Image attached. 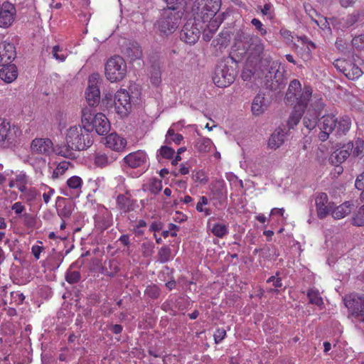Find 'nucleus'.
Instances as JSON below:
<instances>
[{"label":"nucleus","instance_id":"obj_1","mask_svg":"<svg viewBox=\"0 0 364 364\" xmlns=\"http://www.w3.org/2000/svg\"><path fill=\"white\" fill-rule=\"evenodd\" d=\"M351 126L350 118L348 116L336 117L334 114H326L319 120L318 127L321 132L318 138L321 141H326L331 133L336 132L337 135H345Z\"/></svg>","mask_w":364,"mask_h":364},{"label":"nucleus","instance_id":"obj_2","mask_svg":"<svg viewBox=\"0 0 364 364\" xmlns=\"http://www.w3.org/2000/svg\"><path fill=\"white\" fill-rule=\"evenodd\" d=\"M242 45L245 50L244 53L247 56L246 63L247 66L253 65L264 66L263 60H272V58L264 53V43L257 36H244Z\"/></svg>","mask_w":364,"mask_h":364},{"label":"nucleus","instance_id":"obj_3","mask_svg":"<svg viewBox=\"0 0 364 364\" xmlns=\"http://www.w3.org/2000/svg\"><path fill=\"white\" fill-rule=\"evenodd\" d=\"M65 140L74 147L75 151H82L88 149L93 144L92 134L82 124L75 125L68 128L65 131Z\"/></svg>","mask_w":364,"mask_h":364},{"label":"nucleus","instance_id":"obj_4","mask_svg":"<svg viewBox=\"0 0 364 364\" xmlns=\"http://www.w3.org/2000/svg\"><path fill=\"white\" fill-rule=\"evenodd\" d=\"M264 66L262 68L264 82L267 89L277 91L285 86L284 74L280 71V66L277 62L264 60L262 61Z\"/></svg>","mask_w":364,"mask_h":364},{"label":"nucleus","instance_id":"obj_5","mask_svg":"<svg viewBox=\"0 0 364 364\" xmlns=\"http://www.w3.org/2000/svg\"><path fill=\"white\" fill-rule=\"evenodd\" d=\"M82 124L90 133L95 130L99 135H106L110 130V123L104 114H95L87 108L82 110Z\"/></svg>","mask_w":364,"mask_h":364},{"label":"nucleus","instance_id":"obj_6","mask_svg":"<svg viewBox=\"0 0 364 364\" xmlns=\"http://www.w3.org/2000/svg\"><path fill=\"white\" fill-rule=\"evenodd\" d=\"M176 9L175 4H167V8L163 10L161 18L157 21V28L164 35H169L178 28L181 15L176 11Z\"/></svg>","mask_w":364,"mask_h":364},{"label":"nucleus","instance_id":"obj_7","mask_svg":"<svg viewBox=\"0 0 364 364\" xmlns=\"http://www.w3.org/2000/svg\"><path fill=\"white\" fill-rule=\"evenodd\" d=\"M221 0H196L193 11L196 17L206 22L213 18L221 7Z\"/></svg>","mask_w":364,"mask_h":364},{"label":"nucleus","instance_id":"obj_8","mask_svg":"<svg viewBox=\"0 0 364 364\" xmlns=\"http://www.w3.org/2000/svg\"><path fill=\"white\" fill-rule=\"evenodd\" d=\"M105 76L112 82L124 79L127 74V64L124 60L115 55L110 58L105 64Z\"/></svg>","mask_w":364,"mask_h":364},{"label":"nucleus","instance_id":"obj_9","mask_svg":"<svg viewBox=\"0 0 364 364\" xmlns=\"http://www.w3.org/2000/svg\"><path fill=\"white\" fill-rule=\"evenodd\" d=\"M324 107V102L321 95L314 93L312 101L309 102L306 114L304 118V124L309 130L314 129L317 124V119Z\"/></svg>","mask_w":364,"mask_h":364},{"label":"nucleus","instance_id":"obj_10","mask_svg":"<svg viewBox=\"0 0 364 364\" xmlns=\"http://www.w3.org/2000/svg\"><path fill=\"white\" fill-rule=\"evenodd\" d=\"M359 56L357 54L353 53L348 60H336L334 65L348 79L355 80L363 75L362 70L357 64Z\"/></svg>","mask_w":364,"mask_h":364},{"label":"nucleus","instance_id":"obj_11","mask_svg":"<svg viewBox=\"0 0 364 364\" xmlns=\"http://www.w3.org/2000/svg\"><path fill=\"white\" fill-rule=\"evenodd\" d=\"M236 76L235 70L223 62L218 63L213 76V82L219 87H226L232 84Z\"/></svg>","mask_w":364,"mask_h":364},{"label":"nucleus","instance_id":"obj_12","mask_svg":"<svg viewBox=\"0 0 364 364\" xmlns=\"http://www.w3.org/2000/svg\"><path fill=\"white\" fill-rule=\"evenodd\" d=\"M311 95V91L309 88H306L303 95L299 98V101L295 104L294 109L291 113L287 121V125L289 129L294 128L298 124L306 109L308 107V100Z\"/></svg>","mask_w":364,"mask_h":364},{"label":"nucleus","instance_id":"obj_13","mask_svg":"<svg viewBox=\"0 0 364 364\" xmlns=\"http://www.w3.org/2000/svg\"><path fill=\"white\" fill-rule=\"evenodd\" d=\"M306 88H309L311 91V95L309 98L308 103L312 101L314 97L313 89L309 85H305L303 88L301 84L298 80H293L290 82L288 90L286 93L285 100L287 103H297L299 98L303 95Z\"/></svg>","mask_w":364,"mask_h":364},{"label":"nucleus","instance_id":"obj_14","mask_svg":"<svg viewBox=\"0 0 364 364\" xmlns=\"http://www.w3.org/2000/svg\"><path fill=\"white\" fill-rule=\"evenodd\" d=\"M113 105L118 114L127 116L132 107L129 92L124 89L118 90L114 95Z\"/></svg>","mask_w":364,"mask_h":364},{"label":"nucleus","instance_id":"obj_15","mask_svg":"<svg viewBox=\"0 0 364 364\" xmlns=\"http://www.w3.org/2000/svg\"><path fill=\"white\" fill-rule=\"evenodd\" d=\"M99 75L92 74L88 79V87L85 91V98L89 105L95 106L98 105L100 100V92L97 86Z\"/></svg>","mask_w":364,"mask_h":364},{"label":"nucleus","instance_id":"obj_16","mask_svg":"<svg viewBox=\"0 0 364 364\" xmlns=\"http://www.w3.org/2000/svg\"><path fill=\"white\" fill-rule=\"evenodd\" d=\"M54 150L53 141L48 138H36L31 143L32 154L49 156Z\"/></svg>","mask_w":364,"mask_h":364},{"label":"nucleus","instance_id":"obj_17","mask_svg":"<svg viewBox=\"0 0 364 364\" xmlns=\"http://www.w3.org/2000/svg\"><path fill=\"white\" fill-rule=\"evenodd\" d=\"M200 29L197 25L188 22L185 24L180 33V38L187 44H195L199 39Z\"/></svg>","mask_w":364,"mask_h":364},{"label":"nucleus","instance_id":"obj_18","mask_svg":"<svg viewBox=\"0 0 364 364\" xmlns=\"http://www.w3.org/2000/svg\"><path fill=\"white\" fill-rule=\"evenodd\" d=\"M16 14L14 5L9 1H4L3 11L0 16V27L4 28L10 27L15 20Z\"/></svg>","mask_w":364,"mask_h":364},{"label":"nucleus","instance_id":"obj_19","mask_svg":"<svg viewBox=\"0 0 364 364\" xmlns=\"http://www.w3.org/2000/svg\"><path fill=\"white\" fill-rule=\"evenodd\" d=\"M16 57V48L13 43L6 41L0 43V66L11 64Z\"/></svg>","mask_w":364,"mask_h":364},{"label":"nucleus","instance_id":"obj_20","mask_svg":"<svg viewBox=\"0 0 364 364\" xmlns=\"http://www.w3.org/2000/svg\"><path fill=\"white\" fill-rule=\"evenodd\" d=\"M147 160V154L143 150L131 152L123 159L124 163L132 168H136L144 165Z\"/></svg>","mask_w":364,"mask_h":364},{"label":"nucleus","instance_id":"obj_21","mask_svg":"<svg viewBox=\"0 0 364 364\" xmlns=\"http://www.w3.org/2000/svg\"><path fill=\"white\" fill-rule=\"evenodd\" d=\"M353 148V142H348L344 144L341 149H336L331 154L329 161L333 165H338L343 163L349 157Z\"/></svg>","mask_w":364,"mask_h":364},{"label":"nucleus","instance_id":"obj_22","mask_svg":"<svg viewBox=\"0 0 364 364\" xmlns=\"http://www.w3.org/2000/svg\"><path fill=\"white\" fill-rule=\"evenodd\" d=\"M316 206L319 218H326L332 210V205L328 202V196L325 193H321L316 196Z\"/></svg>","mask_w":364,"mask_h":364},{"label":"nucleus","instance_id":"obj_23","mask_svg":"<svg viewBox=\"0 0 364 364\" xmlns=\"http://www.w3.org/2000/svg\"><path fill=\"white\" fill-rule=\"evenodd\" d=\"M16 130L17 129L15 127L11 129L10 123L6 119L0 117V143H12L15 141Z\"/></svg>","mask_w":364,"mask_h":364},{"label":"nucleus","instance_id":"obj_24","mask_svg":"<svg viewBox=\"0 0 364 364\" xmlns=\"http://www.w3.org/2000/svg\"><path fill=\"white\" fill-rule=\"evenodd\" d=\"M105 140V146L117 152L123 151L127 146V140L117 133H112L107 135Z\"/></svg>","mask_w":364,"mask_h":364},{"label":"nucleus","instance_id":"obj_25","mask_svg":"<svg viewBox=\"0 0 364 364\" xmlns=\"http://www.w3.org/2000/svg\"><path fill=\"white\" fill-rule=\"evenodd\" d=\"M68 188L63 193L66 196L78 197L82 192V179L77 176H73L67 180Z\"/></svg>","mask_w":364,"mask_h":364},{"label":"nucleus","instance_id":"obj_26","mask_svg":"<svg viewBox=\"0 0 364 364\" xmlns=\"http://www.w3.org/2000/svg\"><path fill=\"white\" fill-rule=\"evenodd\" d=\"M246 68H245L241 73V77L244 81H249L252 77L255 79H262L263 75L262 72V68L263 66L253 65L252 66H247L246 65Z\"/></svg>","mask_w":364,"mask_h":364},{"label":"nucleus","instance_id":"obj_27","mask_svg":"<svg viewBox=\"0 0 364 364\" xmlns=\"http://www.w3.org/2000/svg\"><path fill=\"white\" fill-rule=\"evenodd\" d=\"M0 70V78L6 83H11L18 77V70L14 64L2 66Z\"/></svg>","mask_w":364,"mask_h":364},{"label":"nucleus","instance_id":"obj_28","mask_svg":"<svg viewBox=\"0 0 364 364\" xmlns=\"http://www.w3.org/2000/svg\"><path fill=\"white\" fill-rule=\"evenodd\" d=\"M354 208V204L350 201H346L341 205L332 208L331 215L334 219L340 220L348 215Z\"/></svg>","mask_w":364,"mask_h":364},{"label":"nucleus","instance_id":"obj_29","mask_svg":"<svg viewBox=\"0 0 364 364\" xmlns=\"http://www.w3.org/2000/svg\"><path fill=\"white\" fill-rule=\"evenodd\" d=\"M117 157L114 154L107 155L102 152H96L94 154V164L100 168H105L115 161Z\"/></svg>","mask_w":364,"mask_h":364},{"label":"nucleus","instance_id":"obj_30","mask_svg":"<svg viewBox=\"0 0 364 364\" xmlns=\"http://www.w3.org/2000/svg\"><path fill=\"white\" fill-rule=\"evenodd\" d=\"M75 149L74 147H71V144H69L68 142L57 144L54 146L53 152L60 156L68 158V159H73L75 158Z\"/></svg>","mask_w":364,"mask_h":364},{"label":"nucleus","instance_id":"obj_31","mask_svg":"<svg viewBox=\"0 0 364 364\" xmlns=\"http://www.w3.org/2000/svg\"><path fill=\"white\" fill-rule=\"evenodd\" d=\"M285 139V132L283 129H276L270 136L268 141V146L271 149H277L283 143Z\"/></svg>","mask_w":364,"mask_h":364},{"label":"nucleus","instance_id":"obj_32","mask_svg":"<svg viewBox=\"0 0 364 364\" xmlns=\"http://www.w3.org/2000/svg\"><path fill=\"white\" fill-rule=\"evenodd\" d=\"M264 97L260 94L257 95L252 104V111L255 115L262 114L266 109Z\"/></svg>","mask_w":364,"mask_h":364},{"label":"nucleus","instance_id":"obj_33","mask_svg":"<svg viewBox=\"0 0 364 364\" xmlns=\"http://www.w3.org/2000/svg\"><path fill=\"white\" fill-rule=\"evenodd\" d=\"M195 147L198 152L205 154L209 152L213 147L215 148V146L209 138L201 137L196 141Z\"/></svg>","mask_w":364,"mask_h":364},{"label":"nucleus","instance_id":"obj_34","mask_svg":"<svg viewBox=\"0 0 364 364\" xmlns=\"http://www.w3.org/2000/svg\"><path fill=\"white\" fill-rule=\"evenodd\" d=\"M125 54L130 60H135L142 56V50L138 43H133L126 48Z\"/></svg>","mask_w":364,"mask_h":364},{"label":"nucleus","instance_id":"obj_35","mask_svg":"<svg viewBox=\"0 0 364 364\" xmlns=\"http://www.w3.org/2000/svg\"><path fill=\"white\" fill-rule=\"evenodd\" d=\"M211 232L219 238H223L225 235H227L229 232L228 231V227L225 223H214L211 228H210Z\"/></svg>","mask_w":364,"mask_h":364},{"label":"nucleus","instance_id":"obj_36","mask_svg":"<svg viewBox=\"0 0 364 364\" xmlns=\"http://www.w3.org/2000/svg\"><path fill=\"white\" fill-rule=\"evenodd\" d=\"M346 306L353 310V315L360 322L364 323V300L361 302L360 308H355L351 304L350 301L346 300Z\"/></svg>","mask_w":364,"mask_h":364},{"label":"nucleus","instance_id":"obj_37","mask_svg":"<svg viewBox=\"0 0 364 364\" xmlns=\"http://www.w3.org/2000/svg\"><path fill=\"white\" fill-rule=\"evenodd\" d=\"M50 53L53 58L59 62L65 61L68 55L67 50L59 46H53Z\"/></svg>","mask_w":364,"mask_h":364},{"label":"nucleus","instance_id":"obj_38","mask_svg":"<svg viewBox=\"0 0 364 364\" xmlns=\"http://www.w3.org/2000/svg\"><path fill=\"white\" fill-rule=\"evenodd\" d=\"M351 223L354 226H364V204L355 212L351 218Z\"/></svg>","mask_w":364,"mask_h":364},{"label":"nucleus","instance_id":"obj_39","mask_svg":"<svg viewBox=\"0 0 364 364\" xmlns=\"http://www.w3.org/2000/svg\"><path fill=\"white\" fill-rule=\"evenodd\" d=\"M307 296L309 299V302L312 304L320 306L323 304V299L320 296V293L317 289H309L307 291Z\"/></svg>","mask_w":364,"mask_h":364},{"label":"nucleus","instance_id":"obj_40","mask_svg":"<svg viewBox=\"0 0 364 364\" xmlns=\"http://www.w3.org/2000/svg\"><path fill=\"white\" fill-rule=\"evenodd\" d=\"M208 199L206 196H200L199 200L196 204V209L199 213H203L205 216L211 214V210L209 208H204L205 205L208 204Z\"/></svg>","mask_w":364,"mask_h":364},{"label":"nucleus","instance_id":"obj_41","mask_svg":"<svg viewBox=\"0 0 364 364\" xmlns=\"http://www.w3.org/2000/svg\"><path fill=\"white\" fill-rule=\"evenodd\" d=\"M183 139V137L181 134H176L173 129L169 128L166 134V138L165 141L166 144L173 142L176 144H180Z\"/></svg>","mask_w":364,"mask_h":364},{"label":"nucleus","instance_id":"obj_42","mask_svg":"<svg viewBox=\"0 0 364 364\" xmlns=\"http://www.w3.org/2000/svg\"><path fill=\"white\" fill-rule=\"evenodd\" d=\"M171 250L168 246H163L158 252V261L166 263L171 259Z\"/></svg>","mask_w":364,"mask_h":364},{"label":"nucleus","instance_id":"obj_43","mask_svg":"<svg viewBox=\"0 0 364 364\" xmlns=\"http://www.w3.org/2000/svg\"><path fill=\"white\" fill-rule=\"evenodd\" d=\"M70 166H71V163L70 161H63L60 162L53 172V177L58 178L60 176H62L63 174H64L65 172Z\"/></svg>","mask_w":364,"mask_h":364},{"label":"nucleus","instance_id":"obj_44","mask_svg":"<svg viewBox=\"0 0 364 364\" xmlns=\"http://www.w3.org/2000/svg\"><path fill=\"white\" fill-rule=\"evenodd\" d=\"M358 14H349L342 18L341 24L345 28H349L353 26L358 21Z\"/></svg>","mask_w":364,"mask_h":364},{"label":"nucleus","instance_id":"obj_45","mask_svg":"<svg viewBox=\"0 0 364 364\" xmlns=\"http://www.w3.org/2000/svg\"><path fill=\"white\" fill-rule=\"evenodd\" d=\"M217 188L211 189L213 198L215 200H220L223 197V189L224 188L225 182L223 181H218L216 183Z\"/></svg>","mask_w":364,"mask_h":364},{"label":"nucleus","instance_id":"obj_46","mask_svg":"<svg viewBox=\"0 0 364 364\" xmlns=\"http://www.w3.org/2000/svg\"><path fill=\"white\" fill-rule=\"evenodd\" d=\"M73 210V204L70 203H66L61 209H60L58 211V215L62 219H68V218H70V217L72 215Z\"/></svg>","mask_w":364,"mask_h":364},{"label":"nucleus","instance_id":"obj_47","mask_svg":"<svg viewBox=\"0 0 364 364\" xmlns=\"http://www.w3.org/2000/svg\"><path fill=\"white\" fill-rule=\"evenodd\" d=\"M160 292L159 288L155 284L149 285L144 291L145 295L151 299H157Z\"/></svg>","mask_w":364,"mask_h":364},{"label":"nucleus","instance_id":"obj_48","mask_svg":"<svg viewBox=\"0 0 364 364\" xmlns=\"http://www.w3.org/2000/svg\"><path fill=\"white\" fill-rule=\"evenodd\" d=\"M41 190L43 191V201L46 204H48L50 202L51 197L55 193V191L53 188L49 187L47 185H44V184L41 186Z\"/></svg>","mask_w":364,"mask_h":364},{"label":"nucleus","instance_id":"obj_49","mask_svg":"<svg viewBox=\"0 0 364 364\" xmlns=\"http://www.w3.org/2000/svg\"><path fill=\"white\" fill-rule=\"evenodd\" d=\"M159 154L164 159H171L173 157L175 151L168 146H162L159 150Z\"/></svg>","mask_w":364,"mask_h":364},{"label":"nucleus","instance_id":"obj_50","mask_svg":"<svg viewBox=\"0 0 364 364\" xmlns=\"http://www.w3.org/2000/svg\"><path fill=\"white\" fill-rule=\"evenodd\" d=\"M80 277V273L77 271H68L65 275V279L69 284L77 283Z\"/></svg>","mask_w":364,"mask_h":364},{"label":"nucleus","instance_id":"obj_51","mask_svg":"<svg viewBox=\"0 0 364 364\" xmlns=\"http://www.w3.org/2000/svg\"><path fill=\"white\" fill-rule=\"evenodd\" d=\"M364 149V141L360 139H358L353 144V148L351 151L353 156H358L363 153Z\"/></svg>","mask_w":364,"mask_h":364},{"label":"nucleus","instance_id":"obj_52","mask_svg":"<svg viewBox=\"0 0 364 364\" xmlns=\"http://www.w3.org/2000/svg\"><path fill=\"white\" fill-rule=\"evenodd\" d=\"M162 189V183L161 181L154 179L151 181L149 186V191L153 194L159 193Z\"/></svg>","mask_w":364,"mask_h":364},{"label":"nucleus","instance_id":"obj_53","mask_svg":"<svg viewBox=\"0 0 364 364\" xmlns=\"http://www.w3.org/2000/svg\"><path fill=\"white\" fill-rule=\"evenodd\" d=\"M207 22H208V24H207L206 28H208L209 32L212 33H215L216 32L221 23V21H218L217 18L213 19V18Z\"/></svg>","mask_w":364,"mask_h":364},{"label":"nucleus","instance_id":"obj_54","mask_svg":"<svg viewBox=\"0 0 364 364\" xmlns=\"http://www.w3.org/2000/svg\"><path fill=\"white\" fill-rule=\"evenodd\" d=\"M193 178L196 182H199L203 184H205L208 181V178L205 176L204 171L201 170L196 171L193 174Z\"/></svg>","mask_w":364,"mask_h":364},{"label":"nucleus","instance_id":"obj_55","mask_svg":"<svg viewBox=\"0 0 364 364\" xmlns=\"http://www.w3.org/2000/svg\"><path fill=\"white\" fill-rule=\"evenodd\" d=\"M352 46L357 48L360 49L364 47V34L359 35L358 36L354 37L352 39Z\"/></svg>","mask_w":364,"mask_h":364},{"label":"nucleus","instance_id":"obj_56","mask_svg":"<svg viewBox=\"0 0 364 364\" xmlns=\"http://www.w3.org/2000/svg\"><path fill=\"white\" fill-rule=\"evenodd\" d=\"M214 341L215 343H220L226 336V331L224 328H218L214 335Z\"/></svg>","mask_w":364,"mask_h":364},{"label":"nucleus","instance_id":"obj_57","mask_svg":"<svg viewBox=\"0 0 364 364\" xmlns=\"http://www.w3.org/2000/svg\"><path fill=\"white\" fill-rule=\"evenodd\" d=\"M355 186L356 188L358 190H362L363 192L362 193V197L364 195V172L359 175L355 181Z\"/></svg>","mask_w":364,"mask_h":364},{"label":"nucleus","instance_id":"obj_58","mask_svg":"<svg viewBox=\"0 0 364 364\" xmlns=\"http://www.w3.org/2000/svg\"><path fill=\"white\" fill-rule=\"evenodd\" d=\"M251 23L260 32L262 36L266 35L267 31L263 28L262 22L259 19L253 18Z\"/></svg>","mask_w":364,"mask_h":364},{"label":"nucleus","instance_id":"obj_59","mask_svg":"<svg viewBox=\"0 0 364 364\" xmlns=\"http://www.w3.org/2000/svg\"><path fill=\"white\" fill-rule=\"evenodd\" d=\"M11 210H14L16 215H19L26 210V207L22 203L16 202L12 205Z\"/></svg>","mask_w":364,"mask_h":364},{"label":"nucleus","instance_id":"obj_60","mask_svg":"<svg viewBox=\"0 0 364 364\" xmlns=\"http://www.w3.org/2000/svg\"><path fill=\"white\" fill-rule=\"evenodd\" d=\"M44 250L43 246L39 245H33L31 247V252L33 255L36 259H38L40 258V255L42 251Z\"/></svg>","mask_w":364,"mask_h":364},{"label":"nucleus","instance_id":"obj_61","mask_svg":"<svg viewBox=\"0 0 364 364\" xmlns=\"http://www.w3.org/2000/svg\"><path fill=\"white\" fill-rule=\"evenodd\" d=\"M267 282H268V283L272 282L273 285L275 287H281L282 285L281 279L279 277H276L274 276L269 277L267 279Z\"/></svg>","mask_w":364,"mask_h":364},{"label":"nucleus","instance_id":"obj_62","mask_svg":"<svg viewBox=\"0 0 364 364\" xmlns=\"http://www.w3.org/2000/svg\"><path fill=\"white\" fill-rule=\"evenodd\" d=\"M284 208H274L272 209L270 212V216H274V215H279L283 217L284 213Z\"/></svg>","mask_w":364,"mask_h":364},{"label":"nucleus","instance_id":"obj_63","mask_svg":"<svg viewBox=\"0 0 364 364\" xmlns=\"http://www.w3.org/2000/svg\"><path fill=\"white\" fill-rule=\"evenodd\" d=\"M109 330L114 334H119L122 331V326L119 324L112 325Z\"/></svg>","mask_w":364,"mask_h":364},{"label":"nucleus","instance_id":"obj_64","mask_svg":"<svg viewBox=\"0 0 364 364\" xmlns=\"http://www.w3.org/2000/svg\"><path fill=\"white\" fill-rule=\"evenodd\" d=\"M119 241H120V242L125 246H129L130 244L129 237L128 235H122L119 237Z\"/></svg>","mask_w":364,"mask_h":364}]
</instances>
